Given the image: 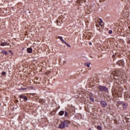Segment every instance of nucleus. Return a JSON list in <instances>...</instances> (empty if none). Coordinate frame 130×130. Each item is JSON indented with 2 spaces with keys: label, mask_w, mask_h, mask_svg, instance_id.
Segmentation results:
<instances>
[{
  "label": "nucleus",
  "mask_w": 130,
  "mask_h": 130,
  "mask_svg": "<svg viewBox=\"0 0 130 130\" xmlns=\"http://www.w3.org/2000/svg\"><path fill=\"white\" fill-rule=\"evenodd\" d=\"M112 75L114 76V79L116 80L112 88V94L113 95H114V97H116L117 95L118 96H121V94H122L123 89H122V87L119 86V83H118V82L126 79L125 73L122 71V70H119L114 71L112 73Z\"/></svg>",
  "instance_id": "nucleus-1"
},
{
  "label": "nucleus",
  "mask_w": 130,
  "mask_h": 130,
  "mask_svg": "<svg viewBox=\"0 0 130 130\" xmlns=\"http://www.w3.org/2000/svg\"><path fill=\"white\" fill-rule=\"evenodd\" d=\"M71 124V121L68 120H64L59 126V128H65L66 126L68 127Z\"/></svg>",
  "instance_id": "nucleus-2"
},
{
  "label": "nucleus",
  "mask_w": 130,
  "mask_h": 130,
  "mask_svg": "<svg viewBox=\"0 0 130 130\" xmlns=\"http://www.w3.org/2000/svg\"><path fill=\"white\" fill-rule=\"evenodd\" d=\"M99 90L102 92H107V91H108V88L106 86H101L99 87Z\"/></svg>",
  "instance_id": "nucleus-3"
},
{
  "label": "nucleus",
  "mask_w": 130,
  "mask_h": 130,
  "mask_svg": "<svg viewBox=\"0 0 130 130\" xmlns=\"http://www.w3.org/2000/svg\"><path fill=\"white\" fill-rule=\"evenodd\" d=\"M130 98V93L128 92H125V94H124V99H125V100H128V99H129Z\"/></svg>",
  "instance_id": "nucleus-4"
},
{
  "label": "nucleus",
  "mask_w": 130,
  "mask_h": 130,
  "mask_svg": "<svg viewBox=\"0 0 130 130\" xmlns=\"http://www.w3.org/2000/svg\"><path fill=\"white\" fill-rule=\"evenodd\" d=\"M119 104H121V105L122 106L124 110H125V109H126V107H127V104L124 103L123 102H120Z\"/></svg>",
  "instance_id": "nucleus-5"
},
{
  "label": "nucleus",
  "mask_w": 130,
  "mask_h": 130,
  "mask_svg": "<svg viewBox=\"0 0 130 130\" xmlns=\"http://www.w3.org/2000/svg\"><path fill=\"white\" fill-rule=\"evenodd\" d=\"M100 103H101L102 106H103V107H104V108H105V107H106V106H107V103H106L105 102V101H101Z\"/></svg>",
  "instance_id": "nucleus-6"
},
{
  "label": "nucleus",
  "mask_w": 130,
  "mask_h": 130,
  "mask_svg": "<svg viewBox=\"0 0 130 130\" xmlns=\"http://www.w3.org/2000/svg\"><path fill=\"white\" fill-rule=\"evenodd\" d=\"M117 64L120 66V67H121L124 64V62H123V60H119L117 62Z\"/></svg>",
  "instance_id": "nucleus-7"
},
{
  "label": "nucleus",
  "mask_w": 130,
  "mask_h": 130,
  "mask_svg": "<svg viewBox=\"0 0 130 130\" xmlns=\"http://www.w3.org/2000/svg\"><path fill=\"white\" fill-rule=\"evenodd\" d=\"M20 98H21L22 99H23L24 101H27L28 100V98L23 95H21L19 96Z\"/></svg>",
  "instance_id": "nucleus-8"
},
{
  "label": "nucleus",
  "mask_w": 130,
  "mask_h": 130,
  "mask_svg": "<svg viewBox=\"0 0 130 130\" xmlns=\"http://www.w3.org/2000/svg\"><path fill=\"white\" fill-rule=\"evenodd\" d=\"M126 122H130V115H127L125 117Z\"/></svg>",
  "instance_id": "nucleus-9"
},
{
  "label": "nucleus",
  "mask_w": 130,
  "mask_h": 130,
  "mask_svg": "<svg viewBox=\"0 0 130 130\" xmlns=\"http://www.w3.org/2000/svg\"><path fill=\"white\" fill-rule=\"evenodd\" d=\"M124 17L125 18H127L128 16H129L128 12H125L124 14H123Z\"/></svg>",
  "instance_id": "nucleus-10"
},
{
  "label": "nucleus",
  "mask_w": 130,
  "mask_h": 130,
  "mask_svg": "<svg viewBox=\"0 0 130 130\" xmlns=\"http://www.w3.org/2000/svg\"><path fill=\"white\" fill-rule=\"evenodd\" d=\"M27 52H28V53H31L32 52V48H28L27 49Z\"/></svg>",
  "instance_id": "nucleus-11"
},
{
  "label": "nucleus",
  "mask_w": 130,
  "mask_h": 130,
  "mask_svg": "<svg viewBox=\"0 0 130 130\" xmlns=\"http://www.w3.org/2000/svg\"><path fill=\"white\" fill-rule=\"evenodd\" d=\"M63 114H64V112L63 111H60L59 112V115H60L61 116L62 115H63Z\"/></svg>",
  "instance_id": "nucleus-12"
},
{
  "label": "nucleus",
  "mask_w": 130,
  "mask_h": 130,
  "mask_svg": "<svg viewBox=\"0 0 130 130\" xmlns=\"http://www.w3.org/2000/svg\"><path fill=\"white\" fill-rule=\"evenodd\" d=\"M58 38L60 39V40H61V41H62L63 43H64V42H66V41L63 40V39H62V38L61 37H58Z\"/></svg>",
  "instance_id": "nucleus-13"
},
{
  "label": "nucleus",
  "mask_w": 130,
  "mask_h": 130,
  "mask_svg": "<svg viewBox=\"0 0 130 130\" xmlns=\"http://www.w3.org/2000/svg\"><path fill=\"white\" fill-rule=\"evenodd\" d=\"M1 53H2L3 54H5V55H7V54H8V53L6 50L2 51Z\"/></svg>",
  "instance_id": "nucleus-14"
},
{
  "label": "nucleus",
  "mask_w": 130,
  "mask_h": 130,
  "mask_svg": "<svg viewBox=\"0 0 130 130\" xmlns=\"http://www.w3.org/2000/svg\"><path fill=\"white\" fill-rule=\"evenodd\" d=\"M102 23H103V21H102V19H100V22H99V24L100 25V26H101V27H102Z\"/></svg>",
  "instance_id": "nucleus-15"
},
{
  "label": "nucleus",
  "mask_w": 130,
  "mask_h": 130,
  "mask_svg": "<svg viewBox=\"0 0 130 130\" xmlns=\"http://www.w3.org/2000/svg\"><path fill=\"white\" fill-rule=\"evenodd\" d=\"M1 46H6V45H7V43H2L1 44Z\"/></svg>",
  "instance_id": "nucleus-16"
},
{
  "label": "nucleus",
  "mask_w": 130,
  "mask_h": 130,
  "mask_svg": "<svg viewBox=\"0 0 130 130\" xmlns=\"http://www.w3.org/2000/svg\"><path fill=\"white\" fill-rule=\"evenodd\" d=\"M64 44H66V45H67V46H68V47L71 48V45H70V44H68V43H67V42H64Z\"/></svg>",
  "instance_id": "nucleus-17"
},
{
  "label": "nucleus",
  "mask_w": 130,
  "mask_h": 130,
  "mask_svg": "<svg viewBox=\"0 0 130 130\" xmlns=\"http://www.w3.org/2000/svg\"><path fill=\"white\" fill-rule=\"evenodd\" d=\"M90 63H85V66L86 67H87V68H90Z\"/></svg>",
  "instance_id": "nucleus-18"
},
{
  "label": "nucleus",
  "mask_w": 130,
  "mask_h": 130,
  "mask_svg": "<svg viewBox=\"0 0 130 130\" xmlns=\"http://www.w3.org/2000/svg\"><path fill=\"white\" fill-rule=\"evenodd\" d=\"M6 72H3L2 73H1V75L2 76H6Z\"/></svg>",
  "instance_id": "nucleus-19"
},
{
  "label": "nucleus",
  "mask_w": 130,
  "mask_h": 130,
  "mask_svg": "<svg viewBox=\"0 0 130 130\" xmlns=\"http://www.w3.org/2000/svg\"><path fill=\"white\" fill-rule=\"evenodd\" d=\"M90 99L91 100V101H92V102H94V98L91 97V96H90Z\"/></svg>",
  "instance_id": "nucleus-20"
},
{
  "label": "nucleus",
  "mask_w": 130,
  "mask_h": 130,
  "mask_svg": "<svg viewBox=\"0 0 130 130\" xmlns=\"http://www.w3.org/2000/svg\"><path fill=\"white\" fill-rule=\"evenodd\" d=\"M97 128H98V129H99V130L102 129V128L101 126H98L97 127Z\"/></svg>",
  "instance_id": "nucleus-21"
},
{
  "label": "nucleus",
  "mask_w": 130,
  "mask_h": 130,
  "mask_svg": "<svg viewBox=\"0 0 130 130\" xmlns=\"http://www.w3.org/2000/svg\"><path fill=\"white\" fill-rule=\"evenodd\" d=\"M49 74H50V71H48V72H46L45 73V75H46V76H48V75H49Z\"/></svg>",
  "instance_id": "nucleus-22"
},
{
  "label": "nucleus",
  "mask_w": 130,
  "mask_h": 130,
  "mask_svg": "<svg viewBox=\"0 0 130 130\" xmlns=\"http://www.w3.org/2000/svg\"><path fill=\"white\" fill-rule=\"evenodd\" d=\"M109 34H112V30H109Z\"/></svg>",
  "instance_id": "nucleus-23"
},
{
  "label": "nucleus",
  "mask_w": 130,
  "mask_h": 130,
  "mask_svg": "<svg viewBox=\"0 0 130 130\" xmlns=\"http://www.w3.org/2000/svg\"><path fill=\"white\" fill-rule=\"evenodd\" d=\"M68 112H66L64 113V116H68Z\"/></svg>",
  "instance_id": "nucleus-24"
},
{
  "label": "nucleus",
  "mask_w": 130,
  "mask_h": 130,
  "mask_svg": "<svg viewBox=\"0 0 130 130\" xmlns=\"http://www.w3.org/2000/svg\"><path fill=\"white\" fill-rule=\"evenodd\" d=\"M9 52H10L11 54H13V51H12V50H9Z\"/></svg>",
  "instance_id": "nucleus-25"
},
{
  "label": "nucleus",
  "mask_w": 130,
  "mask_h": 130,
  "mask_svg": "<svg viewBox=\"0 0 130 130\" xmlns=\"http://www.w3.org/2000/svg\"><path fill=\"white\" fill-rule=\"evenodd\" d=\"M92 45V43L91 42H89V45Z\"/></svg>",
  "instance_id": "nucleus-26"
},
{
  "label": "nucleus",
  "mask_w": 130,
  "mask_h": 130,
  "mask_svg": "<svg viewBox=\"0 0 130 130\" xmlns=\"http://www.w3.org/2000/svg\"><path fill=\"white\" fill-rule=\"evenodd\" d=\"M57 23H58V20H57Z\"/></svg>",
  "instance_id": "nucleus-27"
},
{
  "label": "nucleus",
  "mask_w": 130,
  "mask_h": 130,
  "mask_svg": "<svg viewBox=\"0 0 130 130\" xmlns=\"http://www.w3.org/2000/svg\"><path fill=\"white\" fill-rule=\"evenodd\" d=\"M89 130H91V128H89Z\"/></svg>",
  "instance_id": "nucleus-28"
}]
</instances>
